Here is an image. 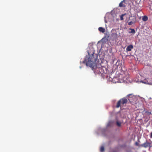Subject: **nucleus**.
<instances>
[{"instance_id":"16","label":"nucleus","mask_w":152,"mask_h":152,"mask_svg":"<svg viewBox=\"0 0 152 152\" xmlns=\"http://www.w3.org/2000/svg\"><path fill=\"white\" fill-rule=\"evenodd\" d=\"M121 103V100H120L117 103V104L116 106V107H117V108L119 107L120 106Z\"/></svg>"},{"instance_id":"15","label":"nucleus","mask_w":152,"mask_h":152,"mask_svg":"<svg viewBox=\"0 0 152 152\" xmlns=\"http://www.w3.org/2000/svg\"><path fill=\"white\" fill-rule=\"evenodd\" d=\"M102 42L103 43H106L107 41V39H106L105 37L101 39Z\"/></svg>"},{"instance_id":"27","label":"nucleus","mask_w":152,"mask_h":152,"mask_svg":"<svg viewBox=\"0 0 152 152\" xmlns=\"http://www.w3.org/2000/svg\"><path fill=\"white\" fill-rule=\"evenodd\" d=\"M150 137L151 138H152V132L151 133Z\"/></svg>"},{"instance_id":"8","label":"nucleus","mask_w":152,"mask_h":152,"mask_svg":"<svg viewBox=\"0 0 152 152\" xmlns=\"http://www.w3.org/2000/svg\"><path fill=\"white\" fill-rule=\"evenodd\" d=\"M149 145V143L147 141L145 142L144 143L141 145V146L142 147H144L145 148H147L148 147Z\"/></svg>"},{"instance_id":"25","label":"nucleus","mask_w":152,"mask_h":152,"mask_svg":"<svg viewBox=\"0 0 152 152\" xmlns=\"http://www.w3.org/2000/svg\"><path fill=\"white\" fill-rule=\"evenodd\" d=\"M135 145H136V146H138L139 145V144H138V143L137 142H136L135 143Z\"/></svg>"},{"instance_id":"30","label":"nucleus","mask_w":152,"mask_h":152,"mask_svg":"<svg viewBox=\"0 0 152 152\" xmlns=\"http://www.w3.org/2000/svg\"><path fill=\"white\" fill-rule=\"evenodd\" d=\"M80 64H81V61H80Z\"/></svg>"},{"instance_id":"24","label":"nucleus","mask_w":152,"mask_h":152,"mask_svg":"<svg viewBox=\"0 0 152 152\" xmlns=\"http://www.w3.org/2000/svg\"><path fill=\"white\" fill-rule=\"evenodd\" d=\"M126 78L125 77H123V81H124L125 80H126Z\"/></svg>"},{"instance_id":"26","label":"nucleus","mask_w":152,"mask_h":152,"mask_svg":"<svg viewBox=\"0 0 152 152\" xmlns=\"http://www.w3.org/2000/svg\"><path fill=\"white\" fill-rule=\"evenodd\" d=\"M105 17H104V22L105 23H107V21L105 19Z\"/></svg>"},{"instance_id":"19","label":"nucleus","mask_w":152,"mask_h":152,"mask_svg":"<svg viewBox=\"0 0 152 152\" xmlns=\"http://www.w3.org/2000/svg\"><path fill=\"white\" fill-rule=\"evenodd\" d=\"M145 113L148 115H150V114H151V112H150V111H145Z\"/></svg>"},{"instance_id":"31","label":"nucleus","mask_w":152,"mask_h":152,"mask_svg":"<svg viewBox=\"0 0 152 152\" xmlns=\"http://www.w3.org/2000/svg\"><path fill=\"white\" fill-rule=\"evenodd\" d=\"M113 152H116L115 151H114Z\"/></svg>"},{"instance_id":"14","label":"nucleus","mask_w":152,"mask_h":152,"mask_svg":"<svg viewBox=\"0 0 152 152\" xmlns=\"http://www.w3.org/2000/svg\"><path fill=\"white\" fill-rule=\"evenodd\" d=\"M129 29L131 30V31H129V33H131L133 34H134L135 33V31L134 29L133 28H129Z\"/></svg>"},{"instance_id":"18","label":"nucleus","mask_w":152,"mask_h":152,"mask_svg":"<svg viewBox=\"0 0 152 152\" xmlns=\"http://www.w3.org/2000/svg\"><path fill=\"white\" fill-rule=\"evenodd\" d=\"M104 147L103 146H101L100 149V151L101 152H103L104 151Z\"/></svg>"},{"instance_id":"20","label":"nucleus","mask_w":152,"mask_h":152,"mask_svg":"<svg viewBox=\"0 0 152 152\" xmlns=\"http://www.w3.org/2000/svg\"><path fill=\"white\" fill-rule=\"evenodd\" d=\"M113 36L115 37V38H116L117 36V33H113L112 34Z\"/></svg>"},{"instance_id":"22","label":"nucleus","mask_w":152,"mask_h":152,"mask_svg":"<svg viewBox=\"0 0 152 152\" xmlns=\"http://www.w3.org/2000/svg\"><path fill=\"white\" fill-rule=\"evenodd\" d=\"M133 23V22L132 21H130L128 23V25H131Z\"/></svg>"},{"instance_id":"21","label":"nucleus","mask_w":152,"mask_h":152,"mask_svg":"<svg viewBox=\"0 0 152 152\" xmlns=\"http://www.w3.org/2000/svg\"><path fill=\"white\" fill-rule=\"evenodd\" d=\"M113 11H112L111 12V15H112V16H113V17H114L115 15V14H113Z\"/></svg>"},{"instance_id":"1","label":"nucleus","mask_w":152,"mask_h":152,"mask_svg":"<svg viewBox=\"0 0 152 152\" xmlns=\"http://www.w3.org/2000/svg\"><path fill=\"white\" fill-rule=\"evenodd\" d=\"M92 43L89 44L87 50L88 54L84 57L82 62L87 67L92 68L93 67L98 59V55L94 53V50L92 47Z\"/></svg>"},{"instance_id":"29","label":"nucleus","mask_w":152,"mask_h":152,"mask_svg":"<svg viewBox=\"0 0 152 152\" xmlns=\"http://www.w3.org/2000/svg\"><path fill=\"white\" fill-rule=\"evenodd\" d=\"M79 68H80V69H81L82 68V66H80Z\"/></svg>"},{"instance_id":"23","label":"nucleus","mask_w":152,"mask_h":152,"mask_svg":"<svg viewBox=\"0 0 152 152\" xmlns=\"http://www.w3.org/2000/svg\"><path fill=\"white\" fill-rule=\"evenodd\" d=\"M124 15H122L121 16V17H120V19H121V20H124V18H123V16Z\"/></svg>"},{"instance_id":"28","label":"nucleus","mask_w":152,"mask_h":152,"mask_svg":"<svg viewBox=\"0 0 152 152\" xmlns=\"http://www.w3.org/2000/svg\"><path fill=\"white\" fill-rule=\"evenodd\" d=\"M122 70L123 72V73H124L125 72V71L124 70H123L122 69Z\"/></svg>"},{"instance_id":"9","label":"nucleus","mask_w":152,"mask_h":152,"mask_svg":"<svg viewBox=\"0 0 152 152\" xmlns=\"http://www.w3.org/2000/svg\"><path fill=\"white\" fill-rule=\"evenodd\" d=\"M121 103L123 104L126 103L127 102V99L125 98H124L121 99Z\"/></svg>"},{"instance_id":"5","label":"nucleus","mask_w":152,"mask_h":152,"mask_svg":"<svg viewBox=\"0 0 152 152\" xmlns=\"http://www.w3.org/2000/svg\"><path fill=\"white\" fill-rule=\"evenodd\" d=\"M140 82L145 84L152 85V81L148 79H145L143 80H141Z\"/></svg>"},{"instance_id":"11","label":"nucleus","mask_w":152,"mask_h":152,"mask_svg":"<svg viewBox=\"0 0 152 152\" xmlns=\"http://www.w3.org/2000/svg\"><path fill=\"white\" fill-rule=\"evenodd\" d=\"M121 122L118 120H117L116 122V125L118 126V127H120L121 126Z\"/></svg>"},{"instance_id":"6","label":"nucleus","mask_w":152,"mask_h":152,"mask_svg":"<svg viewBox=\"0 0 152 152\" xmlns=\"http://www.w3.org/2000/svg\"><path fill=\"white\" fill-rule=\"evenodd\" d=\"M114 125V122L113 121H109L106 125V127H112Z\"/></svg>"},{"instance_id":"4","label":"nucleus","mask_w":152,"mask_h":152,"mask_svg":"<svg viewBox=\"0 0 152 152\" xmlns=\"http://www.w3.org/2000/svg\"><path fill=\"white\" fill-rule=\"evenodd\" d=\"M127 96H128L129 101L131 103H133L134 101H135L136 100V96L133 95L132 94H130Z\"/></svg>"},{"instance_id":"13","label":"nucleus","mask_w":152,"mask_h":152,"mask_svg":"<svg viewBox=\"0 0 152 152\" xmlns=\"http://www.w3.org/2000/svg\"><path fill=\"white\" fill-rule=\"evenodd\" d=\"M125 1L124 0H123V1H122L121 3L119 4V7H125V5H124L123 4V2H124Z\"/></svg>"},{"instance_id":"10","label":"nucleus","mask_w":152,"mask_h":152,"mask_svg":"<svg viewBox=\"0 0 152 152\" xmlns=\"http://www.w3.org/2000/svg\"><path fill=\"white\" fill-rule=\"evenodd\" d=\"M99 30V31L103 33L105 31V29L104 28H103L102 27H100L98 28Z\"/></svg>"},{"instance_id":"3","label":"nucleus","mask_w":152,"mask_h":152,"mask_svg":"<svg viewBox=\"0 0 152 152\" xmlns=\"http://www.w3.org/2000/svg\"><path fill=\"white\" fill-rule=\"evenodd\" d=\"M106 130V128H101L100 127H99L98 129L95 131V133L97 135L101 133L104 136H105Z\"/></svg>"},{"instance_id":"2","label":"nucleus","mask_w":152,"mask_h":152,"mask_svg":"<svg viewBox=\"0 0 152 152\" xmlns=\"http://www.w3.org/2000/svg\"><path fill=\"white\" fill-rule=\"evenodd\" d=\"M99 62V60L98 59L93 67H89L94 70V72L95 75L96 74L102 75L103 73H105L106 72V68L103 66H102L98 63Z\"/></svg>"},{"instance_id":"7","label":"nucleus","mask_w":152,"mask_h":152,"mask_svg":"<svg viewBox=\"0 0 152 152\" xmlns=\"http://www.w3.org/2000/svg\"><path fill=\"white\" fill-rule=\"evenodd\" d=\"M133 48V46L132 45H130L128 46L126 49L127 51H129L131 50Z\"/></svg>"},{"instance_id":"17","label":"nucleus","mask_w":152,"mask_h":152,"mask_svg":"<svg viewBox=\"0 0 152 152\" xmlns=\"http://www.w3.org/2000/svg\"><path fill=\"white\" fill-rule=\"evenodd\" d=\"M115 80H117V78L116 77H114L112 79V82L113 83H116V82H118V81Z\"/></svg>"},{"instance_id":"12","label":"nucleus","mask_w":152,"mask_h":152,"mask_svg":"<svg viewBox=\"0 0 152 152\" xmlns=\"http://www.w3.org/2000/svg\"><path fill=\"white\" fill-rule=\"evenodd\" d=\"M148 17L146 15H144L143 16L142 18V20L144 21H146L148 20Z\"/></svg>"}]
</instances>
